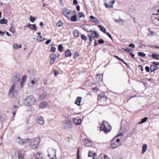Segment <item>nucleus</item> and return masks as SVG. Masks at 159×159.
Segmentation results:
<instances>
[{
	"label": "nucleus",
	"instance_id": "e433bc0d",
	"mask_svg": "<svg viewBox=\"0 0 159 159\" xmlns=\"http://www.w3.org/2000/svg\"><path fill=\"white\" fill-rule=\"evenodd\" d=\"M7 23V20L6 19H1L0 20V24H6Z\"/></svg>",
	"mask_w": 159,
	"mask_h": 159
},
{
	"label": "nucleus",
	"instance_id": "680f3d73",
	"mask_svg": "<svg viewBox=\"0 0 159 159\" xmlns=\"http://www.w3.org/2000/svg\"><path fill=\"white\" fill-rule=\"evenodd\" d=\"M51 41H52V39H51L48 40L45 42V43L46 44H48V43H50L51 42Z\"/></svg>",
	"mask_w": 159,
	"mask_h": 159
},
{
	"label": "nucleus",
	"instance_id": "0e129e2a",
	"mask_svg": "<svg viewBox=\"0 0 159 159\" xmlns=\"http://www.w3.org/2000/svg\"><path fill=\"white\" fill-rule=\"evenodd\" d=\"M79 151H80V149L79 148H78V153H77V158L78 159H80V156H79Z\"/></svg>",
	"mask_w": 159,
	"mask_h": 159
},
{
	"label": "nucleus",
	"instance_id": "4468645a",
	"mask_svg": "<svg viewBox=\"0 0 159 159\" xmlns=\"http://www.w3.org/2000/svg\"><path fill=\"white\" fill-rule=\"evenodd\" d=\"M74 123L77 125H80L81 122V118L79 117H75L73 118V119Z\"/></svg>",
	"mask_w": 159,
	"mask_h": 159
},
{
	"label": "nucleus",
	"instance_id": "a878e982",
	"mask_svg": "<svg viewBox=\"0 0 159 159\" xmlns=\"http://www.w3.org/2000/svg\"><path fill=\"white\" fill-rule=\"evenodd\" d=\"M21 45L14 43L13 45L14 48L16 49H18L21 48Z\"/></svg>",
	"mask_w": 159,
	"mask_h": 159
},
{
	"label": "nucleus",
	"instance_id": "5fc2aeb1",
	"mask_svg": "<svg viewBox=\"0 0 159 159\" xmlns=\"http://www.w3.org/2000/svg\"><path fill=\"white\" fill-rule=\"evenodd\" d=\"M34 78L33 80H30V83L33 85L35 83V81L34 80Z\"/></svg>",
	"mask_w": 159,
	"mask_h": 159
},
{
	"label": "nucleus",
	"instance_id": "9b49d317",
	"mask_svg": "<svg viewBox=\"0 0 159 159\" xmlns=\"http://www.w3.org/2000/svg\"><path fill=\"white\" fill-rule=\"evenodd\" d=\"M156 16L152 19V22L156 25H159V14H155Z\"/></svg>",
	"mask_w": 159,
	"mask_h": 159
},
{
	"label": "nucleus",
	"instance_id": "f8f14e48",
	"mask_svg": "<svg viewBox=\"0 0 159 159\" xmlns=\"http://www.w3.org/2000/svg\"><path fill=\"white\" fill-rule=\"evenodd\" d=\"M56 56L55 53L52 54L50 57V61L49 62L50 64L52 65L56 59Z\"/></svg>",
	"mask_w": 159,
	"mask_h": 159
},
{
	"label": "nucleus",
	"instance_id": "f704fd0d",
	"mask_svg": "<svg viewBox=\"0 0 159 159\" xmlns=\"http://www.w3.org/2000/svg\"><path fill=\"white\" fill-rule=\"evenodd\" d=\"M115 22L116 23L119 22L120 24H121V25L123 24V23L124 22V21L122 20L121 19H119L118 20H115Z\"/></svg>",
	"mask_w": 159,
	"mask_h": 159
},
{
	"label": "nucleus",
	"instance_id": "052dcab7",
	"mask_svg": "<svg viewBox=\"0 0 159 159\" xmlns=\"http://www.w3.org/2000/svg\"><path fill=\"white\" fill-rule=\"evenodd\" d=\"M129 46L133 48H134L135 47V45L133 43L130 44Z\"/></svg>",
	"mask_w": 159,
	"mask_h": 159
},
{
	"label": "nucleus",
	"instance_id": "09e8293b",
	"mask_svg": "<svg viewBox=\"0 0 159 159\" xmlns=\"http://www.w3.org/2000/svg\"><path fill=\"white\" fill-rule=\"evenodd\" d=\"M56 48L54 47H53L52 45V47L51 49L50 50V51L52 52H54L56 51Z\"/></svg>",
	"mask_w": 159,
	"mask_h": 159
},
{
	"label": "nucleus",
	"instance_id": "3c124183",
	"mask_svg": "<svg viewBox=\"0 0 159 159\" xmlns=\"http://www.w3.org/2000/svg\"><path fill=\"white\" fill-rule=\"evenodd\" d=\"M152 63L155 66H159V62H155L153 61L152 62Z\"/></svg>",
	"mask_w": 159,
	"mask_h": 159
},
{
	"label": "nucleus",
	"instance_id": "ddd939ff",
	"mask_svg": "<svg viewBox=\"0 0 159 159\" xmlns=\"http://www.w3.org/2000/svg\"><path fill=\"white\" fill-rule=\"evenodd\" d=\"M81 27L88 32H92V30L89 29V26L88 25L86 24L85 25H82L80 26Z\"/></svg>",
	"mask_w": 159,
	"mask_h": 159
},
{
	"label": "nucleus",
	"instance_id": "5701e85b",
	"mask_svg": "<svg viewBox=\"0 0 159 159\" xmlns=\"http://www.w3.org/2000/svg\"><path fill=\"white\" fill-rule=\"evenodd\" d=\"M26 75L24 76L21 79L20 82V86L21 88H23L24 86V84L25 82V79L26 78Z\"/></svg>",
	"mask_w": 159,
	"mask_h": 159
},
{
	"label": "nucleus",
	"instance_id": "b1692460",
	"mask_svg": "<svg viewBox=\"0 0 159 159\" xmlns=\"http://www.w3.org/2000/svg\"><path fill=\"white\" fill-rule=\"evenodd\" d=\"M81 97H77L75 102V104L78 106L80 105V103L81 102Z\"/></svg>",
	"mask_w": 159,
	"mask_h": 159
},
{
	"label": "nucleus",
	"instance_id": "c756f323",
	"mask_svg": "<svg viewBox=\"0 0 159 159\" xmlns=\"http://www.w3.org/2000/svg\"><path fill=\"white\" fill-rule=\"evenodd\" d=\"M18 107L17 106H16V105H14L13 106V116H14L16 112V111L17 109H18Z\"/></svg>",
	"mask_w": 159,
	"mask_h": 159
},
{
	"label": "nucleus",
	"instance_id": "a19ab883",
	"mask_svg": "<svg viewBox=\"0 0 159 159\" xmlns=\"http://www.w3.org/2000/svg\"><path fill=\"white\" fill-rule=\"evenodd\" d=\"M11 27L10 29V31L12 33H14L15 32L14 27L13 26L12 24L11 25Z\"/></svg>",
	"mask_w": 159,
	"mask_h": 159
},
{
	"label": "nucleus",
	"instance_id": "0eeeda50",
	"mask_svg": "<svg viewBox=\"0 0 159 159\" xmlns=\"http://www.w3.org/2000/svg\"><path fill=\"white\" fill-rule=\"evenodd\" d=\"M98 100L102 103V106L107 105L106 100L107 99V98L105 95L103 94L98 95Z\"/></svg>",
	"mask_w": 159,
	"mask_h": 159
},
{
	"label": "nucleus",
	"instance_id": "a211bd4d",
	"mask_svg": "<svg viewBox=\"0 0 159 159\" xmlns=\"http://www.w3.org/2000/svg\"><path fill=\"white\" fill-rule=\"evenodd\" d=\"M102 75L101 74H98L97 75L96 79V81L98 83H100L102 80Z\"/></svg>",
	"mask_w": 159,
	"mask_h": 159
},
{
	"label": "nucleus",
	"instance_id": "c85d7f7f",
	"mask_svg": "<svg viewBox=\"0 0 159 159\" xmlns=\"http://www.w3.org/2000/svg\"><path fill=\"white\" fill-rule=\"evenodd\" d=\"M65 55L66 57H70L71 55V53L69 49L66 50L65 52Z\"/></svg>",
	"mask_w": 159,
	"mask_h": 159
},
{
	"label": "nucleus",
	"instance_id": "f03ea898",
	"mask_svg": "<svg viewBox=\"0 0 159 159\" xmlns=\"http://www.w3.org/2000/svg\"><path fill=\"white\" fill-rule=\"evenodd\" d=\"M111 128V126L108 123L105 121H103L100 127V130L103 131L105 134L110 132Z\"/></svg>",
	"mask_w": 159,
	"mask_h": 159
},
{
	"label": "nucleus",
	"instance_id": "423d86ee",
	"mask_svg": "<svg viewBox=\"0 0 159 159\" xmlns=\"http://www.w3.org/2000/svg\"><path fill=\"white\" fill-rule=\"evenodd\" d=\"M48 156L51 159H57L56 152V150L53 149L52 148H49L48 150Z\"/></svg>",
	"mask_w": 159,
	"mask_h": 159
},
{
	"label": "nucleus",
	"instance_id": "9d476101",
	"mask_svg": "<svg viewBox=\"0 0 159 159\" xmlns=\"http://www.w3.org/2000/svg\"><path fill=\"white\" fill-rule=\"evenodd\" d=\"M29 139H21L19 136L18 137V142L20 145H23L29 142Z\"/></svg>",
	"mask_w": 159,
	"mask_h": 159
},
{
	"label": "nucleus",
	"instance_id": "20e7f679",
	"mask_svg": "<svg viewBox=\"0 0 159 159\" xmlns=\"http://www.w3.org/2000/svg\"><path fill=\"white\" fill-rule=\"evenodd\" d=\"M36 101V99L33 96H30L24 100V103L26 106H30Z\"/></svg>",
	"mask_w": 159,
	"mask_h": 159
},
{
	"label": "nucleus",
	"instance_id": "cd10ccee",
	"mask_svg": "<svg viewBox=\"0 0 159 159\" xmlns=\"http://www.w3.org/2000/svg\"><path fill=\"white\" fill-rule=\"evenodd\" d=\"M157 69L158 67L154 65H151L150 66V70L151 72H152L155 70H157Z\"/></svg>",
	"mask_w": 159,
	"mask_h": 159
},
{
	"label": "nucleus",
	"instance_id": "4be33fe9",
	"mask_svg": "<svg viewBox=\"0 0 159 159\" xmlns=\"http://www.w3.org/2000/svg\"><path fill=\"white\" fill-rule=\"evenodd\" d=\"M47 102L44 101L41 103L39 105V107L41 108H44L47 107Z\"/></svg>",
	"mask_w": 159,
	"mask_h": 159
},
{
	"label": "nucleus",
	"instance_id": "1a4fd4ad",
	"mask_svg": "<svg viewBox=\"0 0 159 159\" xmlns=\"http://www.w3.org/2000/svg\"><path fill=\"white\" fill-rule=\"evenodd\" d=\"M20 75L16 73L14 75L12 78V81L13 84H16L20 80Z\"/></svg>",
	"mask_w": 159,
	"mask_h": 159
},
{
	"label": "nucleus",
	"instance_id": "6e6552de",
	"mask_svg": "<svg viewBox=\"0 0 159 159\" xmlns=\"http://www.w3.org/2000/svg\"><path fill=\"white\" fill-rule=\"evenodd\" d=\"M63 14L68 19L72 15L71 11L66 8H64L62 9Z\"/></svg>",
	"mask_w": 159,
	"mask_h": 159
},
{
	"label": "nucleus",
	"instance_id": "13d9d810",
	"mask_svg": "<svg viewBox=\"0 0 159 159\" xmlns=\"http://www.w3.org/2000/svg\"><path fill=\"white\" fill-rule=\"evenodd\" d=\"M98 43L99 44H102L104 43V40L102 39H99L98 40Z\"/></svg>",
	"mask_w": 159,
	"mask_h": 159
},
{
	"label": "nucleus",
	"instance_id": "39448f33",
	"mask_svg": "<svg viewBox=\"0 0 159 159\" xmlns=\"http://www.w3.org/2000/svg\"><path fill=\"white\" fill-rule=\"evenodd\" d=\"M39 143V139L37 138H34L31 140L30 145L32 149H35L37 148Z\"/></svg>",
	"mask_w": 159,
	"mask_h": 159
},
{
	"label": "nucleus",
	"instance_id": "c9c22d12",
	"mask_svg": "<svg viewBox=\"0 0 159 159\" xmlns=\"http://www.w3.org/2000/svg\"><path fill=\"white\" fill-rule=\"evenodd\" d=\"M106 7L107 8H111L113 7V5H111L110 3L107 4L106 3L104 4Z\"/></svg>",
	"mask_w": 159,
	"mask_h": 159
},
{
	"label": "nucleus",
	"instance_id": "a18cd8bd",
	"mask_svg": "<svg viewBox=\"0 0 159 159\" xmlns=\"http://www.w3.org/2000/svg\"><path fill=\"white\" fill-rule=\"evenodd\" d=\"M79 15L80 18H81L82 17H83L84 18L85 17V15H84V13L82 12H79Z\"/></svg>",
	"mask_w": 159,
	"mask_h": 159
},
{
	"label": "nucleus",
	"instance_id": "864d4df0",
	"mask_svg": "<svg viewBox=\"0 0 159 159\" xmlns=\"http://www.w3.org/2000/svg\"><path fill=\"white\" fill-rule=\"evenodd\" d=\"M124 51H126L128 52H129L130 51H131L132 50V49H129V48H122Z\"/></svg>",
	"mask_w": 159,
	"mask_h": 159
},
{
	"label": "nucleus",
	"instance_id": "7c9ffc66",
	"mask_svg": "<svg viewBox=\"0 0 159 159\" xmlns=\"http://www.w3.org/2000/svg\"><path fill=\"white\" fill-rule=\"evenodd\" d=\"M91 35L93 37L97 38L99 36L98 34L96 31H93L92 32L91 34Z\"/></svg>",
	"mask_w": 159,
	"mask_h": 159
},
{
	"label": "nucleus",
	"instance_id": "473e14b6",
	"mask_svg": "<svg viewBox=\"0 0 159 159\" xmlns=\"http://www.w3.org/2000/svg\"><path fill=\"white\" fill-rule=\"evenodd\" d=\"M80 32L78 30H76L73 31V34L75 37H78L79 35Z\"/></svg>",
	"mask_w": 159,
	"mask_h": 159
},
{
	"label": "nucleus",
	"instance_id": "de8ad7c7",
	"mask_svg": "<svg viewBox=\"0 0 159 159\" xmlns=\"http://www.w3.org/2000/svg\"><path fill=\"white\" fill-rule=\"evenodd\" d=\"M136 131V128H133L132 129V130H131V132L130 135H132L134 134L135 133Z\"/></svg>",
	"mask_w": 159,
	"mask_h": 159
},
{
	"label": "nucleus",
	"instance_id": "8fccbe9b",
	"mask_svg": "<svg viewBox=\"0 0 159 159\" xmlns=\"http://www.w3.org/2000/svg\"><path fill=\"white\" fill-rule=\"evenodd\" d=\"M30 20L32 22H33L35 20V18L33 17L32 16H30Z\"/></svg>",
	"mask_w": 159,
	"mask_h": 159
},
{
	"label": "nucleus",
	"instance_id": "393cba45",
	"mask_svg": "<svg viewBox=\"0 0 159 159\" xmlns=\"http://www.w3.org/2000/svg\"><path fill=\"white\" fill-rule=\"evenodd\" d=\"M47 94L45 93H44L39 96V99L41 100H43L45 98L47 97Z\"/></svg>",
	"mask_w": 159,
	"mask_h": 159
},
{
	"label": "nucleus",
	"instance_id": "ea45409f",
	"mask_svg": "<svg viewBox=\"0 0 159 159\" xmlns=\"http://www.w3.org/2000/svg\"><path fill=\"white\" fill-rule=\"evenodd\" d=\"M138 55L139 56L141 57H145L146 55L145 54L142 52H138Z\"/></svg>",
	"mask_w": 159,
	"mask_h": 159
},
{
	"label": "nucleus",
	"instance_id": "7ed1b4c3",
	"mask_svg": "<svg viewBox=\"0 0 159 159\" xmlns=\"http://www.w3.org/2000/svg\"><path fill=\"white\" fill-rule=\"evenodd\" d=\"M120 135H122V133H120L119 135H116L115 138L113 139L111 141V147L113 148H116L121 145L120 142V140L119 139H117Z\"/></svg>",
	"mask_w": 159,
	"mask_h": 159
},
{
	"label": "nucleus",
	"instance_id": "f257e3e1",
	"mask_svg": "<svg viewBox=\"0 0 159 159\" xmlns=\"http://www.w3.org/2000/svg\"><path fill=\"white\" fill-rule=\"evenodd\" d=\"M8 93L9 95L11 97L16 98L18 95L17 84H13L10 89Z\"/></svg>",
	"mask_w": 159,
	"mask_h": 159
},
{
	"label": "nucleus",
	"instance_id": "4c0bfd02",
	"mask_svg": "<svg viewBox=\"0 0 159 159\" xmlns=\"http://www.w3.org/2000/svg\"><path fill=\"white\" fill-rule=\"evenodd\" d=\"M148 119V118L147 117H144V118L142 119L141 120V121L139 122V124H141L142 123H144Z\"/></svg>",
	"mask_w": 159,
	"mask_h": 159
},
{
	"label": "nucleus",
	"instance_id": "2f4dec72",
	"mask_svg": "<svg viewBox=\"0 0 159 159\" xmlns=\"http://www.w3.org/2000/svg\"><path fill=\"white\" fill-rule=\"evenodd\" d=\"M150 57H152L154 59H155L157 60H158L159 59V55L152 54L151 56H150Z\"/></svg>",
	"mask_w": 159,
	"mask_h": 159
},
{
	"label": "nucleus",
	"instance_id": "774afa93",
	"mask_svg": "<svg viewBox=\"0 0 159 159\" xmlns=\"http://www.w3.org/2000/svg\"><path fill=\"white\" fill-rule=\"evenodd\" d=\"M129 54L131 56V57H132V58H134V56H135V55L132 53L131 52H129Z\"/></svg>",
	"mask_w": 159,
	"mask_h": 159
},
{
	"label": "nucleus",
	"instance_id": "bf43d9fd",
	"mask_svg": "<svg viewBox=\"0 0 159 159\" xmlns=\"http://www.w3.org/2000/svg\"><path fill=\"white\" fill-rule=\"evenodd\" d=\"M106 34L107 35V36L111 39L112 40V37L110 33L108 32L106 33Z\"/></svg>",
	"mask_w": 159,
	"mask_h": 159
},
{
	"label": "nucleus",
	"instance_id": "49530a36",
	"mask_svg": "<svg viewBox=\"0 0 159 159\" xmlns=\"http://www.w3.org/2000/svg\"><path fill=\"white\" fill-rule=\"evenodd\" d=\"M58 48L59 50L61 52H62L63 51V47L61 44H59L58 46Z\"/></svg>",
	"mask_w": 159,
	"mask_h": 159
},
{
	"label": "nucleus",
	"instance_id": "f3484780",
	"mask_svg": "<svg viewBox=\"0 0 159 159\" xmlns=\"http://www.w3.org/2000/svg\"><path fill=\"white\" fill-rule=\"evenodd\" d=\"M25 155V152L24 151H21L19 152L18 157L19 159H23Z\"/></svg>",
	"mask_w": 159,
	"mask_h": 159
},
{
	"label": "nucleus",
	"instance_id": "79ce46f5",
	"mask_svg": "<svg viewBox=\"0 0 159 159\" xmlns=\"http://www.w3.org/2000/svg\"><path fill=\"white\" fill-rule=\"evenodd\" d=\"M115 57L117 59L121 61L124 63L126 65H127V64L125 62V61L123 60V59H121V58H119L118 56H115Z\"/></svg>",
	"mask_w": 159,
	"mask_h": 159
},
{
	"label": "nucleus",
	"instance_id": "338daca9",
	"mask_svg": "<svg viewBox=\"0 0 159 159\" xmlns=\"http://www.w3.org/2000/svg\"><path fill=\"white\" fill-rule=\"evenodd\" d=\"M93 156H92L93 157V159H96V153H93Z\"/></svg>",
	"mask_w": 159,
	"mask_h": 159
},
{
	"label": "nucleus",
	"instance_id": "37998d69",
	"mask_svg": "<svg viewBox=\"0 0 159 159\" xmlns=\"http://www.w3.org/2000/svg\"><path fill=\"white\" fill-rule=\"evenodd\" d=\"M56 25L57 26L60 27L63 25V23L60 20L57 23Z\"/></svg>",
	"mask_w": 159,
	"mask_h": 159
},
{
	"label": "nucleus",
	"instance_id": "72a5a7b5",
	"mask_svg": "<svg viewBox=\"0 0 159 159\" xmlns=\"http://www.w3.org/2000/svg\"><path fill=\"white\" fill-rule=\"evenodd\" d=\"M98 27L104 33H106V30L105 28L99 25H98Z\"/></svg>",
	"mask_w": 159,
	"mask_h": 159
},
{
	"label": "nucleus",
	"instance_id": "603ef678",
	"mask_svg": "<svg viewBox=\"0 0 159 159\" xmlns=\"http://www.w3.org/2000/svg\"><path fill=\"white\" fill-rule=\"evenodd\" d=\"M154 32L152 31H149V33L148 34V35L149 36H152L153 35Z\"/></svg>",
	"mask_w": 159,
	"mask_h": 159
},
{
	"label": "nucleus",
	"instance_id": "6ab92c4d",
	"mask_svg": "<svg viewBox=\"0 0 159 159\" xmlns=\"http://www.w3.org/2000/svg\"><path fill=\"white\" fill-rule=\"evenodd\" d=\"M37 121L38 123L41 125H43L44 123L43 117L41 116L38 117Z\"/></svg>",
	"mask_w": 159,
	"mask_h": 159
},
{
	"label": "nucleus",
	"instance_id": "4d7b16f0",
	"mask_svg": "<svg viewBox=\"0 0 159 159\" xmlns=\"http://www.w3.org/2000/svg\"><path fill=\"white\" fill-rule=\"evenodd\" d=\"M145 69L147 72H148L149 71L150 69L148 66H146Z\"/></svg>",
	"mask_w": 159,
	"mask_h": 159
},
{
	"label": "nucleus",
	"instance_id": "6e6d98bb",
	"mask_svg": "<svg viewBox=\"0 0 159 159\" xmlns=\"http://www.w3.org/2000/svg\"><path fill=\"white\" fill-rule=\"evenodd\" d=\"M93 152L91 151H90L89 152L88 156L89 157L93 156Z\"/></svg>",
	"mask_w": 159,
	"mask_h": 159
},
{
	"label": "nucleus",
	"instance_id": "aec40b11",
	"mask_svg": "<svg viewBox=\"0 0 159 159\" xmlns=\"http://www.w3.org/2000/svg\"><path fill=\"white\" fill-rule=\"evenodd\" d=\"M26 27H29L30 29L34 30H35L37 29L35 24H27L26 26Z\"/></svg>",
	"mask_w": 159,
	"mask_h": 159
},
{
	"label": "nucleus",
	"instance_id": "dca6fc26",
	"mask_svg": "<svg viewBox=\"0 0 159 159\" xmlns=\"http://www.w3.org/2000/svg\"><path fill=\"white\" fill-rule=\"evenodd\" d=\"M84 145L87 147L90 146L92 144L91 141L87 139H84Z\"/></svg>",
	"mask_w": 159,
	"mask_h": 159
},
{
	"label": "nucleus",
	"instance_id": "412c9836",
	"mask_svg": "<svg viewBox=\"0 0 159 159\" xmlns=\"http://www.w3.org/2000/svg\"><path fill=\"white\" fill-rule=\"evenodd\" d=\"M90 20L96 24H98L99 22L98 20L96 18H95L93 16H91L89 17Z\"/></svg>",
	"mask_w": 159,
	"mask_h": 159
},
{
	"label": "nucleus",
	"instance_id": "e2e57ef3",
	"mask_svg": "<svg viewBox=\"0 0 159 159\" xmlns=\"http://www.w3.org/2000/svg\"><path fill=\"white\" fill-rule=\"evenodd\" d=\"M73 3L75 5H76L78 4V2L77 0H73Z\"/></svg>",
	"mask_w": 159,
	"mask_h": 159
},
{
	"label": "nucleus",
	"instance_id": "69168bd1",
	"mask_svg": "<svg viewBox=\"0 0 159 159\" xmlns=\"http://www.w3.org/2000/svg\"><path fill=\"white\" fill-rule=\"evenodd\" d=\"M54 75L55 76H57L59 74L58 71L56 70H54Z\"/></svg>",
	"mask_w": 159,
	"mask_h": 159
},
{
	"label": "nucleus",
	"instance_id": "58836bf2",
	"mask_svg": "<svg viewBox=\"0 0 159 159\" xmlns=\"http://www.w3.org/2000/svg\"><path fill=\"white\" fill-rule=\"evenodd\" d=\"M77 20V18L76 15H74L71 18V20L72 21L75 22Z\"/></svg>",
	"mask_w": 159,
	"mask_h": 159
},
{
	"label": "nucleus",
	"instance_id": "2eb2a0df",
	"mask_svg": "<svg viewBox=\"0 0 159 159\" xmlns=\"http://www.w3.org/2000/svg\"><path fill=\"white\" fill-rule=\"evenodd\" d=\"M63 127L66 129H70L71 128V123L70 121H66L63 124Z\"/></svg>",
	"mask_w": 159,
	"mask_h": 159
},
{
	"label": "nucleus",
	"instance_id": "bb28decb",
	"mask_svg": "<svg viewBox=\"0 0 159 159\" xmlns=\"http://www.w3.org/2000/svg\"><path fill=\"white\" fill-rule=\"evenodd\" d=\"M147 148V146L146 144H143L142 146V154H143L146 151Z\"/></svg>",
	"mask_w": 159,
	"mask_h": 159
},
{
	"label": "nucleus",
	"instance_id": "c03bdc74",
	"mask_svg": "<svg viewBox=\"0 0 159 159\" xmlns=\"http://www.w3.org/2000/svg\"><path fill=\"white\" fill-rule=\"evenodd\" d=\"M81 38L82 39L86 41L87 40V37L84 34L81 35Z\"/></svg>",
	"mask_w": 159,
	"mask_h": 159
}]
</instances>
